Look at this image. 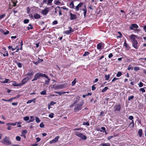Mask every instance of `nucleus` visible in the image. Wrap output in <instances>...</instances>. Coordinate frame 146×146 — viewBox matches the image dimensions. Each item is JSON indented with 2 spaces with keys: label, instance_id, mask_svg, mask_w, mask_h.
<instances>
[{
  "label": "nucleus",
  "instance_id": "3c124183",
  "mask_svg": "<svg viewBox=\"0 0 146 146\" xmlns=\"http://www.w3.org/2000/svg\"><path fill=\"white\" fill-rule=\"evenodd\" d=\"M128 119L130 120H132L133 119V117L132 116L130 115Z\"/></svg>",
  "mask_w": 146,
  "mask_h": 146
},
{
  "label": "nucleus",
  "instance_id": "5fc2aeb1",
  "mask_svg": "<svg viewBox=\"0 0 146 146\" xmlns=\"http://www.w3.org/2000/svg\"><path fill=\"white\" fill-rule=\"evenodd\" d=\"M134 70H139V68L138 67H135L134 68Z\"/></svg>",
  "mask_w": 146,
  "mask_h": 146
},
{
  "label": "nucleus",
  "instance_id": "f8f14e48",
  "mask_svg": "<svg viewBox=\"0 0 146 146\" xmlns=\"http://www.w3.org/2000/svg\"><path fill=\"white\" fill-rule=\"evenodd\" d=\"M59 138V137L58 136H56L54 139L50 141V143H52L56 142L58 140Z\"/></svg>",
  "mask_w": 146,
  "mask_h": 146
},
{
  "label": "nucleus",
  "instance_id": "69168bd1",
  "mask_svg": "<svg viewBox=\"0 0 146 146\" xmlns=\"http://www.w3.org/2000/svg\"><path fill=\"white\" fill-rule=\"evenodd\" d=\"M33 29V27L32 26H30V27H27V29L28 30H29L30 29Z\"/></svg>",
  "mask_w": 146,
  "mask_h": 146
},
{
  "label": "nucleus",
  "instance_id": "dca6fc26",
  "mask_svg": "<svg viewBox=\"0 0 146 146\" xmlns=\"http://www.w3.org/2000/svg\"><path fill=\"white\" fill-rule=\"evenodd\" d=\"M114 109L115 111H120L121 107L120 105H117L114 106Z\"/></svg>",
  "mask_w": 146,
  "mask_h": 146
},
{
  "label": "nucleus",
  "instance_id": "052dcab7",
  "mask_svg": "<svg viewBox=\"0 0 146 146\" xmlns=\"http://www.w3.org/2000/svg\"><path fill=\"white\" fill-rule=\"evenodd\" d=\"M68 29H69V30L72 31V32H73L74 31V30L72 29V28L70 27H68Z\"/></svg>",
  "mask_w": 146,
  "mask_h": 146
},
{
  "label": "nucleus",
  "instance_id": "ea45409f",
  "mask_svg": "<svg viewBox=\"0 0 146 146\" xmlns=\"http://www.w3.org/2000/svg\"><path fill=\"white\" fill-rule=\"evenodd\" d=\"M76 78H75L73 81L72 82V86H74L76 83Z\"/></svg>",
  "mask_w": 146,
  "mask_h": 146
},
{
  "label": "nucleus",
  "instance_id": "e433bc0d",
  "mask_svg": "<svg viewBox=\"0 0 146 146\" xmlns=\"http://www.w3.org/2000/svg\"><path fill=\"white\" fill-rule=\"evenodd\" d=\"M83 125H86L87 126H89L90 125L89 123L87 121L86 122H84L83 124Z\"/></svg>",
  "mask_w": 146,
  "mask_h": 146
},
{
  "label": "nucleus",
  "instance_id": "2f4dec72",
  "mask_svg": "<svg viewBox=\"0 0 146 146\" xmlns=\"http://www.w3.org/2000/svg\"><path fill=\"white\" fill-rule=\"evenodd\" d=\"M110 76L109 74H108V75H106L105 76V80H109V78H110Z\"/></svg>",
  "mask_w": 146,
  "mask_h": 146
},
{
  "label": "nucleus",
  "instance_id": "338daca9",
  "mask_svg": "<svg viewBox=\"0 0 146 146\" xmlns=\"http://www.w3.org/2000/svg\"><path fill=\"white\" fill-rule=\"evenodd\" d=\"M3 56H8L9 54H8V52H7L6 53V54H3Z\"/></svg>",
  "mask_w": 146,
  "mask_h": 146
},
{
  "label": "nucleus",
  "instance_id": "a19ab883",
  "mask_svg": "<svg viewBox=\"0 0 146 146\" xmlns=\"http://www.w3.org/2000/svg\"><path fill=\"white\" fill-rule=\"evenodd\" d=\"M23 119L25 121H28L29 119V117L26 116L24 117Z\"/></svg>",
  "mask_w": 146,
  "mask_h": 146
},
{
  "label": "nucleus",
  "instance_id": "39448f33",
  "mask_svg": "<svg viewBox=\"0 0 146 146\" xmlns=\"http://www.w3.org/2000/svg\"><path fill=\"white\" fill-rule=\"evenodd\" d=\"M75 135L77 136L80 137L81 139L84 140H85L87 139V137L83 134L80 133L78 132H76Z\"/></svg>",
  "mask_w": 146,
  "mask_h": 146
},
{
  "label": "nucleus",
  "instance_id": "f03ea898",
  "mask_svg": "<svg viewBox=\"0 0 146 146\" xmlns=\"http://www.w3.org/2000/svg\"><path fill=\"white\" fill-rule=\"evenodd\" d=\"M84 102L83 101H82L79 103L78 104L74 107V111L76 112L78 111L81 110L84 104Z\"/></svg>",
  "mask_w": 146,
  "mask_h": 146
},
{
  "label": "nucleus",
  "instance_id": "393cba45",
  "mask_svg": "<svg viewBox=\"0 0 146 146\" xmlns=\"http://www.w3.org/2000/svg\"><path fill=\"white\" fill-rule=\"evenodd\" d=\"M46 78L47 79V80H46L45 81L44 84L48 85L50 83V79L48 77V78Z\"/></svg>",
  "mask_w": 146,
  "mask_h": 146
},
{
  "label": "nucleus",
  "instance_id": "f704fd0d",
  "mask_svg": "<svg viewBox=\"0 0 146 146\" xmlns=\"http://www.w3.org/2000/svg\"><path fill=\"white\" fill-rule=\"evenodd\" d=\"M55 4L57 5H60L61 4V2L59 1H57L55 2Z\"/></svg>",
  "mask_w": 146,
  "mask_h": 146
},
{
  "label": "nucleus",
  "instance_id": "0eeeda50",
  "mask_svg": "<svg viewBox=\"0 0 146 146\" xmlns=\"http://www.w3.org/2000/svg\"><path fill=\"white\" fill-rule=\"evenodd\" d=\"M80 10H82L84 11V17H85L86 16L87 9L86 6L85 5L84 6V8L83 9H81Z\"/></svg>",
  "mask_w": 146,
  "mask_h": 146
},
{
  "label": "nucleus",
  "instance_id": "6ab92c4d",
  "mask_svg": "<svg viewBox=\"0 0 146 146\" xmlns=\"http://www.w3.org/2000/svg\"><path fill=\"white\" fill-rule=\"evenodd\" d=\"M41 17L40 15L37 13H35L34 14V17L35 19H38L40 18Z\"/></svg>",
  "mask_w": 146,
  "mask_h": 146
},
{
  "label": "nucleus",
  "instance_id": "6e6d98bb",
  "mask_svg": "<svg viewBox=\"0 0 146 146\" xmlns=\"http://www.w3.org/2000/svg\"><path fill=\"white\" fill-rule=\"evenodd\" d=\"M33 116H31V119L29 121V122H31L33 121L34 120V119H33Z\"/></svg>",
  "mask_w": 146,
  "mask_h": 146
},
{
  "label": "nucleus",
  "instance_id": "de8ad7c7",
  "mask_svg": "<svg viewBox=\"0 0 146 146\" xmlns=\"http://www.w3.org/2000/svg\"><path fill=\"white\" fill-rule=\"evenodd\" d=\"M9 81V80L7 79H5L4 80V81L3 82V83H7Z\"/></svg>",
  "mask_w": 146,
  "mask_h": 146
},
{
  "label": "nucleus",
  "instance_id": "37998d69",
  "mask_svg": "<svg viewBox=\"0 0 146 146\" xmlns=\"http://www.w3.org/2000/svg\"><path fill=\"white\" fill-rule=\"evenodd\" d=\"M16 139L17 141H20L21 139V138L19 136H17L16 137Z\"/></svg>",
  "mask_w": 146,
  "mask_h": 146
},
{
  "label": "nucleus",
  "instance_id": "2eb2a0df",
  "mask_svg": "<svg viewBox=\"0 0 146 146\" xmlns=\"http://www.w3.org/2000/svg\"><path fill=\"white\" fill-rule=\"evenodd\" d=\"M123 46L127 49H129L130 48V47L129 46V44L126 42V40H124Z\"/></svg>",
  "mask_w": 146,
  "mask_h": 146
},
{
  "label": "nucleus",
  "instance_id": "c85d7f7f",
  "mask_svg": "<svg viewBox=\"0 0 146 146\" xmlns=\"http://www.w3.org/2000/svg\"><path fill=\"white\" fill-rule=\"evenodd\" d=\"M22 135H23L25 138V135H23V133H27V131L26 130H23L22 131Z\"/></svg>",
  "mask_w": 146,
  "mask_h": 146
},
{
  "label": "nucleus",
  "instance_id": "49530a36",
  "mask_svg": "<svg viewBox=\"0 0 146 146\" xmlns=\"http://www.w3.org/2000/svg\"><path fill=\"white\" fill-rule=\"evenodd\" d=\"M53 115H54V114L53 113H51L49 114L48 116L50 117L51 118H52L54 117Z\"/></svg>",
  "mask_w": 146,
  "mask_h": 146
},
{
  "label": "nucleus",
  "instance_id": "1a4fd4ad",
  "mask_svg": "<svg viewBox=\"0 0 146 146\" xmlns=\"http://www.w3.org/2000/svg\"><path fill=\"white\" fill-rule=\"evenodd\" d=\"M138 26L135 24H132L129 27V29L131 30H132L134 28L135 29H137L138 28Z\"/></svg>",
  "mask_w": 146,
  "mask_h": 146
},
{
  "label": "nucleus",
  "instance_id": "a211bd4d",
  "mask_svg": "<svg viewBox=\"0 0 146 146\" xmlns=\"http://www.w3.org/2000/svg\"><path fill=\"white\" fill-rule=\"evenodd\" d=\"M54 92L56 94H59V95L60 96H61L62 94H64L65 93L68 94L69 93V92H59L54 91Z\"/></svg>",
  "mask_w": 146,
  "mask_h": 146
},
{
  "label": "nucleus",
  "instance_id": "423d86ee",
  "mask_svg": "<svg viewBox=\"0 0 146 146\" xmlns=\"http://www.w3.org/2000/svg\"><path fill=\"white\" fill-rule=\"evenodd\" d=\"M49 9L48 8L46 7L41 11L42 13L44 15H46L49 11Z\"/></svg>",
  "mask_w": 146,
  "mask_h": 146
},
{
  "label": "nucleus",
  "instance_id": "473e14b6",
  "mask_svg": "<svg viewBox=\"0 0 146 146\" xmlns=\"http://www.w3.org/2000/svg\"><path fill=\"white\" fill-rule=\"evenodd\" d=\"M122 75V73L121 72H117L116 75V76L118 77H120Z\"/></svg>",
  "mask_w": 146,
  "mask_h": 146
},
{
  "label": "nucleus",
  "instance_id": "9b49d317",
  "mask_svg": "<svg viewBox=\"0 0 146 146\" xmlns=\"http://www.w3.org/2000/svg\"><path fill=\"white\" fill-rule=\"evenodd\" d=\"M83 4V3H80L76 6V7L75 9L76 11H78L79 10V8L81 7Z\"/></svg>",
  "mask_w": 146,
  "mask_h": 146
},
{
  "label": "nucleus",
  "instance_id": "58836bf2",
  "mask_svg": "<svg viewBox=\"0 0 146 146\" xmlns=\"http://www.w3.org/2000/svg\"><path fill=\"white\" fill-rule=\"evenodd\" d=\"M134 98V96H131L128 97V100L129 101L131 99H133Z\"/></svg>",
  "mask_w": 146,
  "mask_h": 146
},
{
  "label": "nucleus",
  "instance_id": "aec40b11",
  "mask_svg": "<svg viewBox=\"0 0 146 146\" xmlns=\"http://www.w3.org/2000/svg\"><path fill=\"white\" fill-rule=\"evenodd\" d=\"M38 73L40 76V77H44L46 78H48V76L46 75V74L40 73V72H38Z\"/></svg>",
  "mask_w": 146,
  "mask_h": 146
},
{
  "label": "nucleus",
  "instance_id": "8fccbe9b",
  "mask_svg": "<svg viewBox=\"0 0 146 146\" xmlns=\"http://www.w3.org/2000/svg\"><path fill=\"white\" fill-rule=\"evenodd\" d=\"M129 126H130V127L131 128H133L134 126V123H130L129 125Z\"/></svg>",
  "mask_w": 146,
  "mask_h": 146
},
{
  "label": "nucleus",
  "instance_id": "20e7f679",
  "mask_svg": "<svg viewBox=\"0 0 146 146\" xmlns=\"http://www.w3.org/2000/svg\"><path fill=\"white\" fill-rule=\"evenodd\" d=\"M1 142L3 144L6 145H10L11 144V143L9 141V138L6 136H5V138L1 141Z\"/></svg>",
  "mask_w": 146,
  "mask_h": 146
},
{
  "label": "nucleus",
  "instance_id": "c756f323",
  "mask_svg": "<svg viewBox=\"0 0 146 146\" xmlns=\"http://www.w3.org/2000/svg\"><path fill=\"white\" fill-rule=\"evenodd\" d=\"M53 0H48L47 5H51V3H52Z\"/></svg>",
  "mask_w": 146,
  "mask_h": 146
},
{
  "label": "nucleus",
  "instance_id": "e2e57ef3",
  "mask_svg": "<svg viewBox=\"0 0 146 146\" xmlns=\"http://www.w3.org/2000/svg\"><path fill=\"white\" fill-rule=\"evenodd\" d=\"M33 64L36 65H37L39 63V62H38V61L36 62L33 61Z\"/></svg>",
  "mask_w": 146,
  "mask_h": 146
},
{
  "label": "nucleus",
  "instance_id": "7c9ffc66",
  "mask_svg": "<svg viewBox=\"0 0 146 146\" xmlns=\"http://www.w3.org/2000/svg\"><path fill=\"white\" fill-rule=\"evenodd\" d=\"M72 32V31L69 30H66L65 31V33L67 35H69Z\"/></svg>",
  "mask_w": 146,
  "mask_h": 146
},
{
  "label": "nucleus",
  "instance_id": "4c0bfd02",
  "mask_svg": "<svg viewBox=\"0 0 146 146\" xmlns=\"http://www.w3.org/2000/svg\"><path fill=\"white\" fill-rule=\"evenodd\" d=\"M36 118V123H39V122L40 120L39 119V118L38 117H35Z\"/></svg>",
  "mask_w": 146,
  "mask_h": 146
},
{
  "label": "nucleus",
  "instance_id": "13d9d810",
  "mask_svg": "<svg viewBox=\"0 0 146 146\" xmlns=\"http://www.w3.org/2000/svg\"><path fill=\"white\" fill-rule=\"evenodd\" d=\"M58 23V22L56 21H54L52 23V24L53 25H56Z\"/></svg>",
  "mask_w": 146,
  "mask_h": 146
},
{
  "label": "nucleus",
  "instance_id": "774afa93",
  "mask_svg": "<svg viewBox=\"0 0 146 146\" xmlns=\"http://www.w3.org/2000/svg\"><path fill=\"white\" fill-rule=\"evenodd\" d=\"M12 104L13 106H16L17 105V103L16 102H13L12 103Z\"/></svg>",
  "mask_w": 146,
  "mask_h": 146
},
{
  "label": "nucleus",
  "instance_id": "7ed1b4c3",
  "mask_svg": "<svg viewBox=\"0 0 146 146\" xmlns=\"http://www.w3.org/2000/svg\"><path fill=\"white\" fill-rule=\"evenodd\" d=\"M50 86H51V88L52 89H54V90L60 89L64 88V85L63 84H55L52 86H50Z\"/></svg>",
  "mask_w": 146,
  "mask_h": 146
},
{
  "label": "nucleus",
  "instance_id": "a18cd8bd",
  "mask_svg": "<svg viewBox=\"0 0 146 146\" xmlns=\"http://www.w3.org/2000/svg\"><path fill=\"white\" fill-rule=\"evenodd\" d=\"M5 16V14H3L2 15H0V20L1 19Z\"/></svg>",
  "mask_w": 146,
  "mask_h": 146
},
{
  "label": "nucleus",
  "instance_id": "6e6552de",
  "mask_svg": "<svg viewBox=\"0 0 146 146\" xmlns=\"http://www.w3.org/2000/svg\"><path fill=\"white\" fill-rule=\"evenodd\" d=\"M40 76L38 72L36 73L35 75L34 78L32 80V81L36 80L40 78Z\"/></svg>",
  "mask_w": 146,
  "mask_h": 146
},
{
  "label": "nucleus",
  "instance_id": "864d4df0",
  "mask_svg": "<svg viewBox=\"0 0 146 146\" xmlns=\"http://www.w3.org/2000/svg\"><path fill=\"white\" fill-rule=\"evenodd\" d=\"M7 126H8V127L7 128V129L8 130H10L11 129V125H7Z\"/></svg>",
  "mask_w": 146,
  "mask_h": 146
},
{
  "label": "nucleus",
  "instance_id": "c9c22d12",
  "mask_svg": "<svg viewBox=\"0 0 146 146\" xmlns=\"http://www.w3.org/2000/svg\"><path fill=\"white\" fill-rule=\"evenodd\" d=\"M17 66L20 68H21L22 67V64L20 62H19L18 63H17Z\"/></svg>",
  "mask_w": 146,
  "mask_h": 146
},
{
  "label": "nucleus",
  "instance_id": "79ce46f5",
  "mask_svg": "<svg viewBox=\"0 0 146 146\" xmlns=\"http://www.w3.org/2000/svg\"><path fill=\"white\" fill-rule=\"evenodd\" d=\"M143 83L141 82H140L139 84H138L139 87H142L143 86Z\"/></svg>",
  "mask_w": 146,
  "mask_h": 146
},
{
  "label": "nucleus",
  "instance_id": "4be33fe9",
  "mask_svg": "<svg viewBox=\"0 0 146 146\" xmlns=\"http://www.w3.org/2000/svg\"><path fill=\"white\" fill-rule=\"evenodd\" d=\"M102 43L101 42L99 43L97 45V48L98 49L100 50L101 49L102 46Z\"/></svg>",
  "mask_w": 146,
  "mask_h": 146
},
{
  "label": "nucleus",
  "instance_id": "5701e85b",
  "mask_svg": "<svg viewBox=\"0 0 146 146\" xmlns=\"http://www.w3.org/2000/svg\"><path fill=\"white\" fill-rule=\"evenodd\" d=\"M69 6L72 9H74V3L73 1L71 2L69 4Z\"/></svg>",
  "mask_w": 146,
  "mask_h": 146
},
{
  "label": "nucleus",
  "instance_id": "ddd939ff",
  "mask_svg": "<svg viewBox=\"0 0 146 146\" xmlns=\"http://www.w3.org/2000/svg\"><path fill=\"white\" fill-rule=\"evenodd\" d=\"M27 81V80L26 78H24L22 80L21 82L19 83L20 86L24 85L26 83Z\"/></svg>",
  "mask_w": 146,
  "mask_h": 146
},
{
  "label": "nucleus",
  "instance_id": "4468645a",
  "mask_svg": "<svg viewBox=\"0 0 146 146\" xmlns=\"http://www.w3.org/2000/svg\"><path fill=\"white\" fill-rule=\"evenodd\" d=\"M17 123V125H18V124H21V123L20 122H15L13 123H6V125H11L15 126L16 125Z\"/></svg>",
  "mask_w": 146,
  "mask_h": 146
},
{
  "label": "nucleus",
  "instance_id": "0e129e2a",
  "mask_svg": "<svg viewBox=\"0 0 146 146\" xmlns=\"http://www.w3.org/2000/svg\"><path fill=\"white\" fill-rule=\"evenodd\" d=\"M96 89V88L94 87V86H93L92 87V90L93 91L94 90Z\"/></svg>",
  "mask_w": 146,
  "mask_h": 146
},
{
  "label": "nucleus",
  "instance_id": "09e8293b",
  "mask_svg": "<svg viewBox=\"0 0 146 146\" xmlns=\"http://www.w3.org/2000/svg\"><path fill=\"white\" fill-rule=\"evenodd\" d=\"M29 21L28 19H26L24 20V23L25 24L29 22Z\"/></svg>",
  "mask_w": 146,
  "mask_h": 146
},
{
  "label": "nucleus",
  "instance_id": "412c9836",
  "mask_svg": "<svg viewBox=\"0 0 146 146\" xmlns=\"http://www.w3.org/2000/svg\"><path fill=\"white\" fill-rule=\"evenodd\" d=\"M35 100H36L35 98H34L32 100H29L27 102V104H28L29 103H31L32 102H34V103H35Z\"/></svg>",
  "mask_w": 146,
  "mask_h": 146
},
{
  "label": "nucleus",
  "instance_id": "72a5a7b5",
  "mask_svg": "<svg viewBox=\"0 0 146 146\" xmlns=\"http://www.w3.org/2000/svg\"><path fill=\"white\" fill-rule=\"evenodd\" d=\"M90 54V53L88 52H85L84 53L83 55V56H87L88 55Z\"/></svg>",
  "mask_w": 146,
  "mask_h": 146
},
{
  "label": "nucleus",
  "instance_id": "bb28decb",
  "mask_svg": "<svg viewBox=\"0 0 146 146\" xmlns=\"http://www.w3.org/2000/svg\"><path fill=\"white\" fill-rule=\"evenodd\" d=\"M108 89V87L106 86L105 87V88L102 90V92H104L106 91V90Z\"/></svg>",
  "mask_w": 146,
  "mask_h": 146
},
{
  "label": "nucleus",
  "instance_id": "c03bdc74",
  "mask_svg": "<svg viewBox=\"0 0 146 146\" xmlns=\"http://www.w3.org/2000/svg\"><path fill=\"white\" fill-rule=\"evenodd\" d=\"M139 90L140 91L142 92H145V89L144 88H141L139 89Z\"/></svg>",
  "mask_w": 146,
  "mask_h": 146
},
{
  "label": "nucleus",
  "instance_id": "a878e982",
  "mask_svg": "<svg viewBox=\"0 0 146 146\" xmlns=\"http://www.w3.org/2000/svg\"><path fill=\"white\" fill-rule=\"evenodd\" d=\"M102 146H110V144L109 143H102L101 144Z\"/></svg>",
  "mask_w": 146,
  "mask_h": 146
},
{
  "label": "nucleus",
  "instance_id": "b1692460",
  "mask_svg": "<svg viewBox=\"0 0 146 146\" xmlns=\"http://www.w3.org/2000/svg\"><path fill=\"white\" fill-rule=\"evenodd\" d=\"M143 131L142 129H140L138 131V134L139 137H141Z\"/></svg>",
  "mask_w": 146,
  "mask_h": 146
},
{
  "label": "nucleus",
  "instance_id": "bf43d9fd",
  "mask_svg": "<svg viewBox=\"0 0 146 146\" xmlns=\"http://www.w3.org/2000/svg\"><path fill=\"white\" fill-rule=\"evenodd\" d=\"M113 56V55L112 53H111L109 54L108 55V57L109 58H111Z\"/></svg>",
  "mask_w": 146,
  "mask_h": 146
},
{
  "label": "nucleus",
  "instance_id": "cd10ccee",
  "mask_svg": "<svg viewBox=\"0 0 146 146\" xmlns=\"http://www.w3.org/2000/svg\"><path fill=\"white\" fill-rule=\"evenodd\" d=\"M40 94L42 95H46V91L44 90L40 92Z\"/></svg>",
  "mask_w": 146,
  "mask_h": 146
},
{
  "label": "nucleus",
  "instance_id": "603ef678",
  "mask_svg": "<svg viewBox=\"0 0 146 146\" xmlns=\"http://www.w3.org/2000/svg\"><path fill=\"white\" fill-rule=\"evenodd\" d=\"M40 127H42V128L43 127H44V124H43V123L42 122L41 123L40 125Z\"/></svg>",
  "mask_w": 146,
  "mask_h": 146
},
{
  "label": "nucleus",
  "instance_id": "4d7b16f0",
  "mask_svg": "<svg viewBox=\"0 0 146 146\" xmlns=\"http://www.w3.org/2000/svg\"><path fill=\"white\" fill-rule=\"evenodd\" d=\"M38 61L39 63H40V62H43V59H40L39 58H38Z\"/></svg>",
  "mask_w": 146,
  "mask_h": 146
},
{
  "label": "nucleus",
  "instance_id": "680f3d73",
  "mask_svg": "<svg viewBox=\"0 0 146 146\" xmlns=\"http://www.w3.org/2000/svg\"><path fill=\"white\" fill-rule=\"evenodd\" d=\"M81 129H82L81 128H76V129H74V131H75V130L79 131V130H81Z\"/></svg>",
  "mask_w": 146,
  "mask_h": 146
},
{
  "label": "nucleus",
  "instance_id": "f3484780",
  "mask_svg": "<svg viewBox=\"0 0 146 146\" xmlns=\"http://www.w3.org/2000/svg\"><path fill=\"white\" fill-rule=\"evenodd\" d=\"M12 85L14 86H20V84L17 83L15 81L12 82Z\"/></svg>",
  "mask_w": 146,
  "mask_h": 146
},
{
  "label": "nucleus",
  "instance_id": "9d476101",
  "mask_svg": "<svg viewBox=\"0 0 146 146\" xmlns=\"http://www.w3.org/2000/svg\"><path fill=\"white\" fill-rule=\"evenodd\" d=\"M70 19L71 20L76 19L77 18V16H76V15L74 14H73L71 13H70Z\"/></svg>",
  "mask_w": 146,
  "mask_h": 146
},
{
  "label": "nucleus",
  "instance_id": "f257e3e1",
  "mask_svg": "<svg viewBox=\"0 0 146 146\" xmlns=\"http://www.w3.org/2000/svg\"><path fill=\"white\" fill-rule=\"evenodd\" d=\"M130 39L131 42L132 46L135 49H137L139 46L138 43L135 38L137 37V36L133 35H131L130 36Z\"/></svg>",
  "mask_w": 146,
  "mask_h": 146
}]
</instances>
